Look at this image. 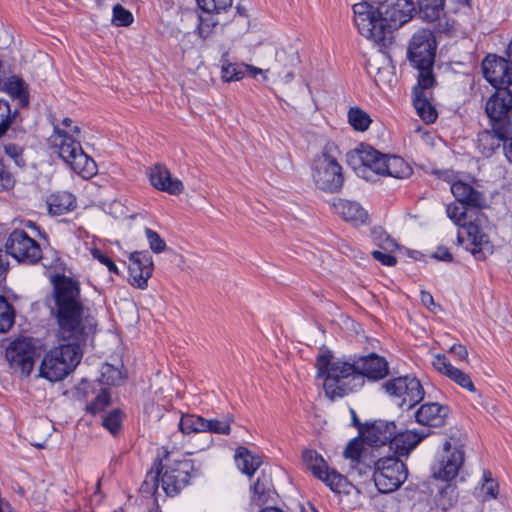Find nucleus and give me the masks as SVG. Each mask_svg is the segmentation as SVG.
Here are the masks:
<instances>
[{"mask_svg": "<svg viewBox=\"0 0 512 512\" xmlns=\"http://www.w3.org/2000/svg\"><path fill=\"white\" fill-rule=\"evenodd\" d=\"M58 337L63 342L48 351L40 365V376L57 382L68 376L80 363L83 347L94 332L97 322L90 314L84 315L79 284L68 277L54 283Z\"/></svg>", "mask_w": 512, "mask_h": 512, "instance_id": "f257e3e1", "label": "nucleus"}, {"mask_svg": "<svg viewBox=\"0 0 512 512\" xmlns=\"http://www.w3.org/2000/svg\"><path fill=\"white\" fill-rule=\"evenodd\" d=\"M354 23L359 33L382 47L393 41V32L416 14L413 0H384L375 6L362 1L353 5Z\"/></svg>", "mask_w": 512, "mask_h": 512, "instance_id": "f03ea898", "label": "nucleus"}, {"mask_svg": "<svg viewBox=\"0 0 512 512\" xmlns=\"http://www.w3.org/2000/svg\"><path fill=\"white\" fill-rule=\"evenodd\" d=\"M316 377L322 379L325 395L334 400L354 392L364 384L357 373L355 363L332 361L330 352L320 354L316 359Z\"/></svg>", "mask_w": 512, "mask_h": 512, "instance_id": "7ed1b4c3", "label": "nucleus"}, {"mask_svg": "<svg viewBox=\"0 0 512 512\" xmlns=\"http://www.w3.org/2000/svg\"><path fill=\"white\" fill-rule=\"evenodd\" d=\"M62 125L63 129L55 125L53 133L49 137L52 148L75 173L83 178L92 177L96 173V163L83 151L80 142L71 135V133L78 135L80 128L72 127L70 118H64Z\"/></svg>", "mask_w": 512, "mask_h": 512, "instance_id": "20e7f679", "label": "nucleus"}, {"mask_svg": "<svg viewBox=\"0 0 512 512\" xmlns=\"http://www.w3.org/2000/svg\"><path fill=\"white\" fill-rule=\"evenodd\" d=\"M349 164L356 173L368 179L369 172L394 178H407L412 174V168L401 157L380 153L370 146H361L349 156Z\"/></svg>", "mask_w": 512, "mask_h": 512, "instance_id": "39448f33", "label": "nucleus"}, {"mask_svg": "<svg viewBox=\"0 0 512 512\" xmlns=\"http://www.w3.org/2000/svg\"><path fill=\"white\" fill-rule=\"evenodd\" d=\"M339 147L327 142L310 165V177L316 189L326 193H338L344 183L343 169L338 161Z\"/></svg>", "mask_w": 512, "mask_h": 512, "instance_id": "423d86ee", "label": "nucleus"}, {"mask_svg": "<svg viewBox=\"0 0 512 512\" xmlns=\"http://www.w3.org/2000/svg\"><path fill=\"white\" fill-rule=\"evenodd\" d=\"M436 47L434 33L428 28L417 30L409 41L407 57L418 70L419 84L424 87H433L435 83L433 65Z\"/></svg>", "mask_w": 512, "mask_h": 512, "instance_id": "0eeeda50", "label": "nucleus"}, {"mask_svg": "<svg viewBox=\"0 0 512 512\" xmlns=\"http://www.w3.org/2000/svg\"><path fill=\"white\" fill-rule=\"evenodd\" d=\"M467 208L459 202H454L447 206L446 213L457 226L463 228V232L458 233V241L465 243L466 249L476 259L483 260L492 254L493 245L490 243L488 236L480 230L478 224L467 221Z\"/></svg>", "mask_w": 512, "mask_h": 512, "instance_id": "6e6552de", "label": "nucleus"}, {"mask_svg": "<svg viewBox=\"0 0 512 512\" xmlns=\"http://www.w3.org/2000/svg\"><path fill=\"white\" fill-rule=\"evenodd\" d=\"M199 468L191 459L170 460L166 459L165 464L158 471L160 483L167 495L178 494L189 482L192 476L197 475Z\"/></svg>", "mask_w": 512, "mask_h": 512, "instance_id": "1a4fd4ad", "label": "nucleus"}, {"mask_svg": "<svg viewBox=\"0 0 512 512\" xmlns=\"http://www.w3.org/2000/svg\"><path fill=\"white\" fill-rule=\"evenodd\" d=\"M407 475L405 464L396 457H379L374 462L373 480L381 493L395 491L406 480Z\"/></svg>", "mask_w": 512, "mask_h": 512, "instance_id": "9d476101", "label": "nucleus"}, {"mask_svg": "<svg viewBox=\"0 0 512 512\" xmlns=\"http://www.w3.org/2000/svg\"><path fill=\"white\" fill-rule=\"evenodd\" d=\"M416 13L423 22L434 24L440 34L452 36L458 29V21L448 15L444 0H417Z\"/></svg>", "mask_w": 512, "mask_h": 512, "instance_id": "9b49d317", "label": "nucleus"}, {"mask_svg": "<svg viewBox=\"0 0 512 512\" xmlns=\"http://www.w3.org/2000/svg\"><path fill=\"white\" fill-rule=\"evenodd\" d=\"M383 388L401 408L411 409L424 397V389L415 377L403 376L390 379L383 384Z\"/></svg>", "mask_w": 512, "mask_h": 512, "instance_id": "f8f14e48", "label": "nucleus"}, {"mask_svg": "<svg viewBox=\"0 0 512 512\" xmlns=\"http://www.w3.org/2000/svg\"><path fill=\"white\" fill-rule=\"evenodd\" d=\"M5 248L20 263L36 264L42 258L40 244L24 230H13L6 240Z\"/></svg>", "mask_w": 512, "mask_h": 512, "instance_id": "ddd939ff", "label": "nucleus"}, {"mask_svg": "<svg viewBox=\"0 0 512 512\" xmlns=\"http://www.w3.org/2000/svg\"><path fill=\"white\" fill-rule=\"evenodd\" d=\"M303 461L314 476L323 481L332 491L341 493L344 491L347 480L335 470H329L325 460L314 450L303 452Z\"/></svg>", "mask_w": 512, "mask_h": 512, "instance_id": "4468645a", "label": "nucleus"}, {"mask_svg": "<svg viewBox=\"0 0 512 512\" xmlns=\"http://www.w3.org/2000/svg\"><path fill=\"white\" fill-rule=\"evenodd\" d=\"M463 462L464 450L462 447L452 448L451 443L446 441L439 460L432 467L433 477L443 481H450L458 475Z\"/></svg>", "mask_w": 512, "mask_h": 512, "instance_id": "2eb2a0df", "label": "nucleus"}, {"mask_svg": "<svg viewBox=\"0 0 512 512\" xmlns=\"http://www.w3.org/2000/svg\"><path fill=\"white\" fill-rule=\"evenodd\" d=\"M35 347L29 338L16 339L6 349V359L11 368L28 376L34 366Z\"/></svg>", "mask_w": 512, "mask_h": 512, "instance_id": "dca6fc26", "label": "nucleus"}, {"mask_svg": "<svg viewBox=\"0 0 512 512\" xmlns=\"http://www.w3.org/2000/svg\"><path fill=\"white\" fill-rule=\"evenodd\" d=\"M485 79L495 88H508L512 84V66L506 59L488 55L482 61Z\"/></svg>", "mask_w": 512, "mask_h": 512, "instance_id": "f3484780", "label": "nucleus"}, {"mask_svg": "<svg viewBox=\"0 0 512 512\" xmlns=\"http://www.w3.org/2000/svg\"><path fill=\"white\" fill-rule=\"evenodd\" d=\"M486 113L493 124H507L511 128L509 114L512 110V91L508 88L497 89L488 99Z\"/></svg>", "mask_w": 512, "mask_h": 512, "instance_id": "a211bd4d", "label": "nucleus"}, {"mask_svg": "<svg viewBox=\"0 0 512 512\" xmlns=\"http://www.w3.org/2000/svg\"><path fill=\"white\" fill-rule=\"evenodd\" d=\"M128 269L130 284L139 289H145L154 269L151 255L147 251L131 253Z\"/></svg>", "mask_w": 512, "mask_h": 512, "instance_id": "6ab92c4d", "label": "nucleus"}, {"mask_svg": "<svg viewBox=\"0 0 512 512\" xmlns=\"http://www.w3.org/2000/svg\"><path fill=\"white\" fill-rule=\"evenodd\" d=\"M148 175L151 185L159 191L166 192L170 195H179L184 190L182 181L173 177L164 165H154L149 169Z\"/></svg>", "mask_w": 512, "mask_h": 512, "instance_id": "aec40b11", "label": "nucleus"}, {"mask_svg": "<svg viewBox=\"0 0 512 512\" xmlns=\"http://www.w3.org/2000/svg\"><path fill=\"white\" fill-rule=\"evenodd\" d=\"M432 365L436 371L448 377L451 381L455 382L460 387L472 393L476 392V388L470 376L464 371L454 367L445 355H434Z\"/></svg>", "mask_w": 512, "mask_h": 512, "instance_id": "412c9836", "label": "nucleus"}, {"mask_svg": "<svg viewBox=\"0 0 512 512\" xmlns=\"http://www.w3.org/2000/svg\"><path fill=\"white\" fill-rule=\"evenodd\" d=\"M356 371L362 379L367 377L370 380L383 379L388 374V363L377 354L371 353L354 361Z\"/></svg>", "mask_w": 512, "mask_h": 512, "instance_id": "4be33fe9", "label": "nucleus"}, {"mask_svg": "<svg viewBox=\"0 0 512 512\" xmlns=\"http://www.w3.org/2000/svg\"><path fill=\"white\" fill-rule=\"evenodd\" d=\"M396 432L394 422L377 420L372 423L364 432V441L372 447H381L386 444L390 445L392 438Z\"/></svg>", "mask_w": 512, "mask_h": 512, "instance_id": "5701e85b", "label": "nucleus"}, {"mask_svg": "<svg viewBox=\"0 0 512 512\" xmlns=\"http://www.w3.org/2000/svg\"><path fill=\"white\" fill-rule=\"evenodd\" d=\"M450 189L456 201L460 204L478 209L485 206L484 195L469 183L461 180L453 181Z\"/></svg>", "mask_w": 512, "mask_h": 512, "instance_id": "b1692460", "label": "nucleus"}, {"mask_svg": "<svg viewBox=\"0 0 512 512\" xmlns=\"http://www.w3.org/2000/svg\"><path fill=\"white\" fill-rule=\"evenodd\" d=\"M492 124L491 130H484L478 134V144L484 155H490L498 149L503 141H505L511 132V128L507 124Z\"/></svg>", "mask_w": 512, "mask_h": 512, "instance_id": "393cba45", "label": "nucleus"}, {"mask_svg": "<svg viewBox=\"0 0 512 512\" xmlns=\"http://www.w3.org/2000/svg\"><path fill=\"white\" fill-rule=\"evenodd\" d=\"M449 408L436 402L426 403L416 411V421L425 426L440 427L444 425Z\"/></svg>", "mask_w": 512, "mask_h": 512, "instance_id": "a878e982", "label": "nucleus"}, {"mask_svg": "<svg viewBox=\"0 0 512 512\" xmlns=\"http://www.w3.org/2000/svg\"><path fill=\"white\" fill-rule=\"evenodd\" d=\"M333 207L343 220L354 226L364 225L368 222L367 211L357 202L338 199L333 203Z\"/></svg>", "mask_w": 512, "mask_h": 512, "instance_id": "bb28decb", "label": "nucleus"}, {"mask_svg": "<svg viewBox=\"0 0 512 512\" xmlns=\"http://www.w3.org/2000/svg\"><path fill=\"white\" fill-rule=\"evenodd\" d=\"M427 435V432L418 433L413 430L396 431L388 450L399 456L408 455Z\"/></svg>", "mask_w": 512, "mask_h": 512, "instance_id": "cd10ccee", "label": "nucleus"}, {"mask_svg": "<svg viewBox=\"0 0 512 512\" xmlns=\"http://www.w3.org/2000/svg\"><path fill=\"white\" fill-rule=\"evenodd\" d=\"M431 87H424L417 83L413 89V104L420 118L427 124L433 123L437 118V112L429 101V92Z\"/></svg>", "mask_w": 512, "mask_h": 512, "instance_id": "c85d7f7f", "label": "nucleus"}, {"mask_svg": "<svg viewBox=\"0 0 512 512\" xmlns=\"http://www.w3.org/2000/svg\"><path fill=\"white\" fill-rule=\"evenodd\" d=\"M48 211L53 215H63L76 207V199L70 192L60 191L47 199Z\"/></svg>", "mask_w": 512, "mask_h": 512, "instance_id": "c756f323", "label": "nucleus"}, {"mask_svg": "<svg viewBox=\"0 0 512 512\" xmlns=\"http://www.w3.org/2000/svg\"><path fill=\"white\" fill-rule=\"evenodd\" d=\"M228 53H224L221 57V79L224 82L239 81L247 74L245 63H232L227 58Z\"/></svg>", "mask_w": 512, "mask_h": 512, "instance_id": "7c9ffc66", "label": "nucleus"}, {"mask_svg": "<svg viewBox=\"0 0 512 512\" xmlns=\"http://www.w3.org/2000/svg\"><path fill=\"white\" fill-rule=\"evenodd\" d=\"M238 468L245 474L252 476L260 466L258 458L253 456L245 447H238L235 454Z\"/></svg>", "mask_w": 512, "mask_h": 512, "instance_id": "2f4dec72", "label": "nucleus"}, {"mask_svg": "<svg viewBox=\"0 0 512 512\" xmlns=\"http://www.w3.org/2000/svg\"><path fill=\"white\" fill-rule=\"evenodd\" d=\"M346 459L351 460V467L357 468L360 464L369 466L370 464L366 461L367 450L363 446V441L354 439L347 445L343 453Z\"/></svg>", "mask_w": 512, "mask_h": 512, "instance_id": "473e14b6", "label": "nucleus"}, {"mask_svg": "<svg viewBox=\"0 0 512 512\" xmlns=\"http://www.w3.org/2000/svg\"><path fill=\"white\" fill-rule=\"evenodd\" d=\"M5 89L12 97L19 99L22 106L28 105L27 87L21 78L17 76L10 77L5 82Z\"/></svg>", "mask_w": 512, "mask_h": 512, "instance_id": "72a5a7b5", "label": "nucleus"}, {"mask_svg": "<svg viewBox=\"0 0 512 512\" xmlns=\"http://www.w3.org/2000/svg\"><path fill=\"white\" fill-rule=\"evenodd\" d=\"M348 121L357 131H365L371 124L370 116L359 107H352L348 111Z\"/></svg>", "mask_w": 512, "mask_h": 512, "instance_id": "f704fd0d", "label": "nucleus"}, {"mask_svg": "<svg viewBox=\"0 0 512 512\" xmlns=\"http://www.w3.org/2000/svg\"><path fill=\"white\" fill-rule=\"evenodd\" d=\"M204 418L196 415H182L179 421V429L183 434L203 432Z\"/></svg>", "mask_w": 512, "mask_h": 512, "instance_id": "c9c22d12", "label": "nucleus"}, {"mask_svg": "<svg viewBox=\"0 0 512 512\" xmlns=\"http://www.w3.org/2000/svg\"><path fill=\"white\" fill-rule=\"evenodd\" d=\"M233 421V418L227 417L224 420L210 419L207 420L204 418L203 424V432H210L220 435H228L231 431L230 425Z\"/></svg>", "mask_w": 512, "mask_h": 512, "instance_id": "e433bc0d", "label": "nucleus"}, {"mask_svg": "<svg viewBox=\"0 0 512 512\" xmlns=\"http://www.w3.org/2000/svg\"><path fill=\"white\" fill-rule=\"evenodd\" d=\"M14 311L8 301L0 296V333L8 331L14 323Z\"/></svg>", "mask_w": 512, "mask_h": 512, "instance_id": "4c0bfd02", "label": "nucleus"}, {"mask_svg": "<svg viewBox=\"0 0 512 512\" xmlns=\"http://www.w3.org/2000/svg\"><path fill=\"white\" fill-rule=\"evenodd\" d=\"M372 238L374 243L381 249L387 252H394L398 245L382 228H374L372 230Z\"/></svg>", "mask_w": 512, "mask_h": 512, "instance_id": "58836bf2", "label": "nucleus"}, {"mask_svg": "<svg viewBox=\"0 0 512 512\" xmlns=\"http://www.w3.org/2000/svg\"><path fill=\"white\" fill-rule=\"evenodd\" d=\"M481 491L483 492L484 501L496 499L499 494V485L488 470L483 472Z\"/></svg>", "mask_w": 512, "mask_h": 512, "instance_id": "ea45409f", "label": "nucleus"}, {"mask_svg": "<svg viewBox=\"0 0 512 512\" xmlns=\"http://www.w3.org/2000/svg\"><path fill=\"white\" fill-rule=\"evenodd\" d=\"M269 493L268 480L265 476L258 477L253 485L252 501L257 505L267 502Z\"/></svg>", "mask_w": 512, "mask_h": 512, "instance_id": "a19ab883", "label": "nucleus"}, {"mask_svg": "<svg viewBox=\"0 0 512 512\" xmlns=\"http://www.w3.org/2000/svg\"><path fill=\"white\" fill-rule=\"evenodd\" d=\"M122 379H123L122 372L118 368H116L110 364L102 365L100 381L103 384L118 385Z\"/></svg>", "mask_w": 512, "mask_h": 512, "instance_id": "79ce46f5", "label": "nucleus"}, {"mask_svg": "<svg viewBox=\"0 0 512 512\" xmlns=\"http://www.w3.org/2000/svg\"><path fill=\"white\" fill-rule=\"evenodd\" d=\"M199 8L206 13H220L231 6L232 0H196Z\"/></svg>", "mask_w": 512, "mask_h": 512, "instance_id": "37998d69", "label": "nucleus"}, {"mask_svg": "<svg viewBox=\"0 0 512 512\" xmlns=\"http://www.w3.org/2000/svg\"><path fill=\"white\" fill-rule=\"evenodd\" d=\"M110 404V394L106 389H102L96 398L87 405L86 411L90 414L102 412Z\"/></svg>", "mask_w": 512, "mask_h": 512, "instance_id": "c03bdc74", "label": "nucleus"}, {"mask_svg": "<svg viewBox=\"0 0 512 512\" xmlns=\"http://www.w3.org/2000/svg\"><path fill=\"white\" fill-rule=\"evenodd\" d=\"M13 118L9 103L6 100L0 99V137L6 133Z\"/></svg>", "mask_w": 512, "mask_h": 512, "instance_id": "a18cd8bd", "label": "nucleus"}, {"mask_svg": "<svg viewBox=\"0 0 512 512\" xmlns=\"http://www.w3.org/2000/svg\"><path fill=\"white\" fill-rule=\"evenodd\" d=\"M133 22L131 12L119 4L113 7L112 23L116 26H128Z\"/></svg>", "mask_w": 512, "mask_h": 512, "instance_id": "49530a36", "label": "nucleus"}, {"mask_svg": "<svg viewBox=\"0 0 512 512\" xmlns=\"http://www.w3.org/2000/svg\"><path fill=\"white\" fill-rule=\"evenodd\" d=\"M145 235L148 240L149 247L154 253L159 254L166 250V242L156 231L146 228Z\"/></svg>", "mask_w": 512, "mask_h": 512, "instance_id": "de8ad7c7", "label": "nucleus"}, {"mask_svg": "<svg viewBox=\"0 0 512 512\" xmlns=\"http://www.w3.org/2000/svg\"><path fill=\"white\" fill-rule=\"evenodd\" d=\"M121 421H122V412L118 409H115L104 418L103 425L113 435H116L120 430Z\"/></svg>", "mask_w": 512, "mask_h": 512, "instance_id": "09e8293b", "label": "nucleus"}, {"mask_svg": "<svg viewBox=\"0 0 512 512\" xmlns=\"http://www.w3.org/2000/svg\"><path fill=\"white\" fill-rule=\"evenodd\" d=\"M471 0H444L449 16H453L470 7Z\"/></svg>", "mask_w": 512, "mask_h": 512, "instance_id": "8fccbe9b", "label": "nucleus"}, {"mask_svg": "<svg viewBox=\"0 0 512 512\" xmlns=\"http://www.w3.org/2000/svg\"><path fill=\"white\" fill-rule=\"evenodd\" d=\"M90 253L94 259L98 260L100 263L105 265L110 272L118 274V268L115 265V263L100 249L91 248Z\"/></svg>", "mask_w": 512, "mask_h": 512, "instance_id": "3c124183", "label": "nucleus"}, {"mask_svg": "<svg viewBox=\"0 0 512 512\" xmlns=\"http://www.w3.org/2000/svg\"><path fill=\"white\" fill-rule=\"evenodd\" d=\"M391 253L380 249L372 251V256L385 266H395L397 260Z\"/></svg>", "mask_w": 512, "mask_h": 512, "instance_id": "603ef678", "label": "nucleus"}, {"mask_svg": "<svg viewBox=\"0 0 512 512\" xmlns=\"http://www.w3.org/2000/svg\"><path fill=\"white\" fill-rule=\"evenodd\" d=\"M5 153L12 158L17 165H20L22 162V149L14 143H8L4 145Z\"/></svg>", "mask_w": 512, "mask_h": 512, "instance_id": "864d4df0", "label": "nucleus"}, {"mask_svg": "<svg viewBox=\"0 0 512 512\" xmlns=\"http://www.w3.org/2000/svg\"><path fill=\"white\" fill-rule=\"evenodd\" d=\"M394 79L392 72L388 68H377V73L375 74V81L378 85L381 83L391 84Z\"/></svg>", "mask_w": 512, "mask_h": 512, "instance_id": "5fc2aeb1", "label": "nucleus"}, {"mask_svg": "<svg viewBox=\"0 0 512 512\" xmlns=\"http://www.w3.org/2000/svg\"><path fill=\"white\" fill-rule=\"evenodd\" d=\"M13 184L14 179L0 164V190H8L13 187Z\"/></svg>", "mask_w": 512, "mask_h": 512, "instance_id": "6e6d98bb", "label": "nucleus"}, {"mask_svg": "<svg viewBox=\"0 0 512 512\" xmlns=\"http://www.w3.org/2000/svg\"><path fill=\"white\" fill-rule=\"evenodd\" d=\"M449 352L459 361H465L468 357L466 347L461 344H454L451 346Z\"/></svg>", "mask_w": 512, "mask_h": 512, "instance_id": "4d7b16f0", "label": "nucleus"}, {"mask_svg": "<svg viewBox=\"0 0 512 512\" xmlns=\"http://www.w3.org/2000/svg\"><path fill=\"white\" fill-rule=\"evenodd\" d=\"M433 258L441 261L450 262L453 257L446 247H438L432 255Z\"/></svg>", "mask_w": 512, "mask_h": 512, "instance_id": "13d9d810", "label": "nucleus"}, {"mask_svg": "<svg viewBox=\"0 0 512 512\" xmlns=\"http://www.w3.org/2000/svg\"><path fill=\"white\" fill-rule=\"evenodd\" d=\"M421 302L425 305L429 310L434 311L436 304L434 302L433 296L427 291H421Z\"/></svg>", "mask_w": 512, "mask_h": 512, "instance_id": "bf43d9fd", "label": "nucleus"}, {"mask_svg": "<svg viewBox=\"0 0 512 512\" xmlns=\"http://www.w3.org/2000/svg\"><path fill=\"white\" fill-rule=\"evenodd\" d=\"M211 26L206 24L203 18H200V23L198 25V34L202 39H206L211 34Z\"/></svg>", "mask_w": 512, "mask_h": 512, "instance_id": "052dcab7", "label": "nucleus"}, {"mask_svg": "<svg viewBox=\"0 0 512 512\" xmlns=\"http://www.w3.org/2000/svg\"><path fill=\"white\" fill-rule=\"evenodd\" d=\"M247 67V74H249L252 77H255L258 74H263L264 71L260 68L254 67L252 65L246 64Z\"/></svg>", "mask_w": 512, "mask_h": 512, "instance_id": "680f3d73", "label": "nucleus"}, {"mask_svg": "<svg viewBox=\"0 0 512 512\" xmlns=\"http://www.w3.org/2000/svg\"><path fill=\"white\" fill-rule=\"evenodd\" d=\"M0 512H14V510L9 502L0 499Z\"/></svg>", "mask_w": 512, "mask_h": 512, "instance_id": "e2e57ef3", "label": "nucleus"}, {"mask_svg": "<svg viewBox=\"0 0 512 512\" xmlns=\"http://www.w3.org/2000/svg\"><path fill=\"white\" fill-rule=\"evenodd\" d=\"M505 155L507 159L512 162V139L508 146H505Z\"/></svg>", "mask_w": 512, "mask_h": 512, "instance_id": "0e129e2a", "label": "nucleus"}, {"mask_svg": "<svg viewBox=\"0 0 512 512\" xmlns=\"http://www.w3.org/2000/svg\"><path fill=\"white\" fill-rule=\"evenodd\" d=\"M7 265L6 256L0 250V271L5 270Z\"/></svg>", "mask_w": 512, "mask_h": 512, "instance_id": "69168bd1", "label": "nucleus"}, {"mask_svg": "<svg viewBox=\"0 0 512 512\" xmlns=\"http://www.w3.org/2000/svg\"><path fill=\"white\" fill-rule=\"evenodd\" d=\"M283 80L285 82H290L294 78V72L291 70H288L285 72V74L282 76Z\"/></svg>", "mask_w": 512, "mask_h": 512, "instance_id": "338daca9", "label": "nucleus"}, {"mask_svg": "<svg viewBox=\"0 0 512 512\" xmlns=\"http://www.w3.org/2000/svg\"><path fill=\"white\" fill-rule=\"evenodd\" d=\"M260 512H283V511L276 507H267V508L262 509Z\"/></svg>", "mask_w": 512, "mask_h": 512, "instance_id": "774afa93", "label": "nucleus"}]
</instances>
